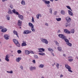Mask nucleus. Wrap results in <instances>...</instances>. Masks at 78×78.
I'll list each match as a JSON object with an SVG mask.
<instances>
[{
	"mask_svg": "<svg viewBox=\"0 0 78 78\" xmlns=\"http://www.w3.org/2000/svg\"><path fill=\"white\" fill-rule=\"evenodd\" d=\"M63 39L65 40V42H69V40L66 39V37H65V38H63Z\"/></svg>",
	"mask_w": 78,
	"mask_h": 78,
	"instance_id": "22",
	"label": "nucleus"
},
{
	"mask_svg": "<svg viewBox=\"0 0 78 78\" xmlns=\"http://www.w3.org/2000/svg\"><path fill=\"white\" fill-rule=\"evenodd\" d=\"M56 42V45L58 46L59 45V43H58V42Z\"/></svg>",
	"mask_w": 78,
	"mask_h": 78,
	"instance_id": "47",
	"label": "nucleus"
},
{
	"mask_svg": "<svg viewBox=\"0 0 78 78\" xmlns=\"http://www.w3.org/2000/svg\"><path fill=\"white\" fill-rule=\"evenodd\" d=\"M34 57L35 59H38V57L37 56V55H34Z\"/></svg>",
	"mask_w": 78,
	"mask_h": 78,
	"instance_id": "35",
	"label": "nucleus"
},
{
	"mask_svg": "<svg viewBox=\"0 0 78 78\" xmlns=\"http://www.w3.org/2000/svg\"><path fill=\"white\" fill-rule=\"evenodd\" d=\"M1 61H2V60L0 58V62H1Z\"/></svg>",
	"mask_w": 78,
	"mask_h": 78,
	"instance_id": "61",
	"label": "nucleus"
},
{
	"mask_svg": "<svg viewBox=\"0 0 78 78\" xmlns=\"http://www.w3.org/2000/svg\"><path fill=\"white\" fill-rule=\"evenodd\" d=\"M76 58H77V59H78V57H76Z\"/></svg>",
	"mask_w": 78,
	"mask_h": 78,
	"instance_id": "60",
	"label": "nucleus"
},
{
	"mask_svg": "<svg viewBox=\"0 0 78 78\" xmlns=\"http://www.w3.org/2000/svg\"><path fill=\"white\" fill-rule=\"evenodd\" d=\"M68 12L69 15H70V16H73V12H71V11H70V10H68Z\"/></svg>",
	"mask_w": 78,
	"mask_h": 78,
	"instance_id": "14",
	"label": "nucleus"
},
{
	"mask_svg": "<svg viewBox=\"0 0 78 78\" xmlns=\"http://www.w3.org/2000/svg\"><path fill=\"white\" fill-rule=\"evenodd\" d=\"M28 25L29 27H30L31 28V30L32 31L34 32V31H35V30L34 29V25H33V24L31 23H29Z\"/></svg>",
	"mask_w": 78,
	"mask_h": 78,
	"instance_id": "4",
	"label": "nucleus"
},
{
	"mask_svg": "<svg viewBox=\"0 0 78 78\" xmlns=\"http://www.w3.org/2000/svg\"><path fill=\"white\" fill-rule=\"evenodd\" d=\"M38 54L39 55H41V56H44L45 55V53L44 52L40 53H39Z\"/></svg>",
	"mask_w": 78,
	"mask_h": 78,
	"instance_id": "21",
	"label": "nucleus"
},
{
	"mask_svg": "<svg viewBox=\"0 0 78 78\" xmlns=\"http://www.w3.org/2000/svg\"><path fill=\"white\" fill-rule=\"evenodd\" d=\"M13 41L17 47H20V44H19V42H18V41L17 40L14 39L13 40Z\"/></svg>",
	"mask_w": 78,
	"mask_h": 78,
	"instance_id": "3",
	"label": "nucleus"
},
{
	"mask_svg": "<svg viewBox=\"0 0 78 78\" xmlns=\"http://www.w3.org/2000/svg\"><path fill=\"white\" fill-rule=\"evenodd\" d=\"M30 70H31V71L33 70L34 69L35 70V69H36V67H33L32 66H31L30 67Z\"/></svg>",
	"mask_w": 78,
	"mask_h": 78,
	"instance_id": "17",
	"label": "nucleus"
},
{
	"mask_svg": "<svg viewBox=\"0 0 78 78\" xmlns=\"http://www.w3.org/2000/svg\"><path fill=\"white\" fill-rule=\"evenodd\" d=\"M68 61H70V62H72V61H73V59H69L68 60Z\"/></svg>",
	"mask_w": 78,
	"mask_h": 78,
	"instance_id": "41",
	"label": "nucleus"
},
{
	"mask_svg": "<svg viewBox=\"0 0 78 78\" xmlns=\"http://www.w3.org/2000/svg\"><path fill=\"white\" fill-rule=\"evenodd\" d=\"M56 20H57V21H61V18H56Z\"/></svg>",
	"mask_w": 78,
	"mask_h": 78,
	"instance_id": "30",
	"label": "nucleus"
},
{
	"mask_svg": "<svg viewBox=\"0 0 78 78\" xmlns=\"http://www.w3.org/2000/svg\"><path fill=\"white\" fill-rule=\"evenodd\" d=\"M41 41L43 42H44V43H45V44H48V42L47 40L46 39H44L41 38Z\"/></svg>",
	"mask_w": 78,
	"mask_h": 78,
	"instance_id": "6",
	"label": "nucleus"
},
{
	"mask_svg": "<svg viewBox=\"0 0 78 78\" xmlns=\"http://www.w3.org/2000/svg\"><path fill=\"white\" fill-rule=\"evenodd\" d=\"M44 3L46 5H48V4H50V1H45Z\"/></svg>",
	"mask_w": 78,
	"mask_h": 78,
	"instance_id": "26",
	"label": "nucleus"
},
{
	"mask_svg": "<svg viewBox=\"0 0 78 78\" xmlns=\"http://www.w3.org/2000/svg\"><path fill=\"white\" fill-rule=\"evenodd\" d=\"M51 55L53 56H55L54 54L53 53H51Z\"/></svg>",
	"mask_w": 78,
	"mask_h": 78,
	"instance_id": "53",
	"label": "nucleus"
},
{
	"mask_svg": "<svg viewBox=\"0 0 78 78\" xmlns=\"http://www.w3.org/2000/svg\"><path fill=\"white\" fill-rule=\"evenodd\" d=\"M45 25H46V26H48V23H45Z\"/></svg>",
	"mask_w": 78,
	"mask_h": 78,
	"instance_id": "52",
	"label": "nucleus"
},
{
	"mask_svg": "<svg viewBox=\"0 0 78 78\" xmlns=\"http://www.w3.org/2000/svg\"><path fill=\"white\" fill-rule=\"evenodd\" d=\"M13 73L12 71L11 70L10 71V73Z\"/></svg>",
	"mask_w": 78,
	"mask_h": 78,
	"instance_id": "50",
	"label": "nucleus"
},
{
	"mask_svg": "<svg viewBox=\"0 0 78 78\" xmlns=\"http://www.w3.org/2000/svg\"><path fill=\"white\" fill-rule=\"evenodd\" d=\"M71 33H75V30L73 29H72L71 30Z\"/></svg>",
	"mask_w": 78,
	"mask_h": 78,
	"instance_id": "36",
	"label": "nucleus"
},
{
	"mask_svg": "<svg viewBox=\"0 0 78 78\" xmlns=\"http://www.w3.org/2000/svg\"><path fill=\"white\" fill-rule=\"evenodd\" d=\"M17 52L18 54H20L22 53V51L19 50L17 51Z\"/></svg>",
	"mask_w": 78,
	"mask_h": 78,
	"instance_id": "32",
	"label": "nucleus"
},
{
	"mask_svg": "<svg viewBox=\"0 0 78 78\" xmlns=\"http://www.w3.org/2000/svg\"><path fill=\"white\" fill-rule=\"evenodd\" d=\"M48 51H53V50H52V49H51L50 48H48Z\"/></svg>",
	"mask_w": 78,
	"mask_h": 78,
	"instance_id": "28",
	"label": "nucleus"
},
{
	"mask_svg": "<svg viewBox=\"0 0 78 78\" xmlns=\"http://www.w3.org/2000/svg\"><path fill=\"white\" fill-rule=\"evenodd\" d=\"M10 7L12 9L13 8V6H12V5H10Z\"/></svg>",
	"mask_w": 78,
	"mask_h": 78,
	"instance_id": "44",
	"label": "nucleus"
},
{
	"mask_svg": "<svg viewBox=\"0 0 78 78\" xmlns=\"http://www.w3.org/2000/svg\"><path fill=\"white\" fill-rule=\"evenodd\" d=\"M21 59H22V58L21 57H18L16 58V62H19Z\"/></svg>",
	"mask_w": 78,
	"mask_h": 78,
	"instance_id": "15",
	"label": "nucleus"
},
{
	"mask_svg": "<svg viewBox=\"0 0 78 78\" xmlns=\"http://www.w3.org/2000/svg\"><path fill=\"white\" fill-rule=\"evenodd\" d=\"M25 52L27 55H28L30 53V52L27 50H25Z\"/></svg>",
	"mask_w": 78,
	"mask_h": 78,
	"instance_id": "16",
	"label": "nucleus"
},
{
	"mask_svg": "<svg viewBox=\"0 0 78 78\" xmlns=\"http://www.w3.org/2000/svg\"><path fill=\"white\" fill-rule=\"evenodd\" d=\"M58 36L60 38H62V39H65L66 36H64V35L62 34H58Z\"/></svg>",
	"mask_w": 78,
	"mask_h": 78,
	"instance_id": "8",
	"label": "nucleus"
},
{
	"mask_svg": "<svg viewBox=\"0 0 78 78\" xmlns=\"http://www.w3.org/2000/svg\"><path fill=\"white\" fill-rule=\"evenodd\" d=\"M22 22L20 20H18V25L20 27V26H22Z\"/></svg>",
	"mask_w": 78,
	"mask_h": 78,
	"instance_id": "11",
	"label": "nucleus"
},
{
	"mask_svg": "<svg viewBox=\"0 0 78 78\" xmlns=\"http://www.w3.org/2000/svg\"><path fill=\"white\" fill-rule=\"evenodd\" d=\"M1 31L3 33H5L7 31V29H6V28L2 29L1 30Z\"/></svg>",
	"mask_w": 78,
	"mask_h": 78,
	"instance_id": "13",
	"label": "nucleus"
},
{
	"mask_svg": "<svg viewBox=\"0 0 78 78\" xmlns=\"http://www.w3.org/2000/svg\"><path fill=\"white\" fill-rule=\"evenodd\" d=\"M31 33V31L27 30V34H30V33Z\"/></svg>",
	"mask_w": 78,
	"mask_h": 78,
	"instance_id": "39",
	"label": "nucleus"
},
{
	"mask_svg": "<svg viewBox=\"0 0 78 78\" xmlns=\"http://www.w3.org/2000/svg\"><path fill=\"white\" fill-rule=\"evenodd\" d=\"M65 11L63 10H62L61 11V13L62 15H65Z\"/></svg>",
	"mask_w": 78,
	"mask_h": 78,
	"instance_id": "19",
	"label": "nucleus"
},
{
	"mask_svg": "<svg viewBox=\"0 0 78 78\" xmlns=\"http://www.w3.org/2000/svg\"><path fill=\"white\" fill-rule=\"evenodd\" d=\"M50 12L51 14H52V9H51V8L50 9Z\"/></svg>",
	"mask_w": 78,
	"mask_h": 78,
	"instance_id": "40",
	"label": "nucleus"
},
{
	"mask_svg": "<svg viewBox=\"0 0 78 78\" xmlns=\"http://www.w3.org/2000/svg\"><path fill=\"white\" fill-rule=\"evenodd\" d=\"M59 64L58 63H57V64L56 65V67H57L58 69H59Z\"/></svg>",
	"mask_w": 78,
	"mask_h": 78,
	"instance_id": "34",
	"label": "nucleus"
},
{
	"mask_svg": "<svg viewBox=\"0 0 78 78\" xmlns=\"http://www.w3.org/2000/svg\"><path fill=\"white\" fill-rule=\"evenodd\" d=\"M20 68L21 69H23V66H20Z\"/></svg>",
	"mask_w": 78,
	"mask_h": 78,
	"instance_id": "49",
	"label": "nucleus"
},
{
	"mask_svg": "<svg viewBox=\"0 0 78 78\" xmlns=\"http://www.w3.org/2000/svg\"><path fill=\"white\" fill-rule=\"evenodd\" d=\"M3 28V27L0 26V30H1V29H2Z\"/></svg>",
	"mask_w": 78,
	"mask_h": 78,
	"instance_id": "51",
	"label": "nucleus"
},
{
	"mask_svg": "<svg viewBox=\"0 0 78 78\" xmlns=\"http://www.w3.org/2000/svg\"><path fill=\"white\" fill-rule=\"evenodd\" d=\"M39 52H44L45 51V49L43 48H39L38 49Z\"/></svg>",
	"mask_w": 78,
	"mask_h": 78,
	"instance_id": "10",
	"label": "nucleus"
},
{
	"mask_svg": "<svg viewBox=\"0 0 78 78\" xmlns=\"http://www.w3.org/2000/svg\"><path fill=\"white\" fill-rule=\"evenodd\" d=\"M4 38L6 40H8L9 39V35L8 34H5L4 36Z\"/></svg>",
	"mask_w": 78,
	"mask_h": 78,
	"instance_id": "9",
	"label": "nucleus"
},
{
	"mask_svg": "<svg viewBox=\"0 0 78 78\" xmlns=\"http://www.w3.org/2000/svg\"><path fill=\"white\" fill-rule=\"evenodd\" d=\"M9 57L10 56L9 55H6L5 56V60L8 62H9Z\"/></svg>",
	"mask_w": 78,
	"mask_h": 78,
	"instance_id": "7",
	"label": "nucleus"
},
{
	"mask_svg": "<svg viewBox=\"0 0 78 78\" xmlns=\"http://www.w3.org/2000/svg\"><path fill=\"white\" fill-rule=\"evenodd\" d=\"M55 1H58V0H54Z\"/></svg>",
	"mask_w": 78,
	"mask_h": 78,
	"instance_id": "64",
	"label": "nucleus"
},
{
	"mask_svg": "<svg viewBox=\"0 0 78 78\" xmlns=\"http://www.w3.org/2000/svg\"><path fill=\"white\" fill-rule=\"evenodd\" d=\"M30 53H31V54H34V53H33V51H31L30 52Z\"/></svg>",
	"mask_w": 78,
	"mask_h": 78,
	"instance_id": "45",
	"label": "nucleus"
},
{
	"mask_svg": "<svg viewBox=\"0 0 78 78\" xmlns=\"http://www.w3.org/2000/svg\"><path fill=\"white\" fill-rule=\"evenodd\" d=\"M57 49L58 51H61L62 50H61V47H58L57 48Z\"/></svg>",
	"mask_w": 78,
	"mask_h": 78,
	"instance_id": "31",
	"label": "nucleus"
},
{
	"mask_svg": "<svg viewBox=\"0 0 78 78\" xmlns=\"http://www.w3.org/2000/svg\"><path fill=\"white\" fill-rule=\"evenodd\" d=\"M40 16L41 17L42 16L41 14H37L36 16L37 18V19H39Z\"/></svg>",
	"mask_w": 78,
	"mask_h": 78,
	"instance_id": "20",
	"label": "nucleus"
},
{
	"mask_svg": "<svg viewBox=\"0 0 78 78\" xmlns=\"http://www.w3.org/2000/svg\"><path fill=\"white\" fill-rule=\"evenodd\" d=\"M66 44H67V45H69L70 47H72V44H71V43H69V42H67L66 43Z\"/></svg>",
	"mask_w": 78,
	"mask_h": 78,
	"instance_id": "24",
	"label": "nucleus"
},
{
	"mask_svg": "<svg viewBox=\"0 0 78 78\" xmlns=\"http://www.w3.org/2000/svg\"><path fill=\"white\" fill-rule=\"evenodd\" d=\"M64 32L67 34H70V32L67 29H64Z\"/></svg>",
	"mask_w": 78,
	"mask_h": 78,
	"instance_id": "12",
	"label": "nucleus"
},
{
	"mask_svg": "<svg viewBox=\"0 0 78 78\" xmlns=\"http://www.w3.org/2000/svg\"><path fill=\"white\" fill-rule=\"evenodd\" d=\"M22 46L23 47L24 46H27V44L25 43H24V42L22 44Z\"/></svg>",
	"mask_w": 78,
	"mask_h": 78,
	"instance_id": "25",
	"label": "nucleus"
},
{
	"mask_svg": "<svg viewBox=\"0 0 78 78\" xmlns=\"http://www.w3.org/2000/svg\"><path fill=\"white\" fill-rule=\"evenodd\" d=\"M54 13H55V14H56L57 13V11H55L54 12Z\"/></svg>",
	"mask_w": 78,
	"mask_h": 78,
	"instance_id": "54",
	"label": "nucleus"
},
{
	"mask_svg": "<svg viewBox=\"0 0 78 78\" xmlns=\"http://www.w3.org/2000/svg\"><path fill=\"white\" fill-rule=\"evenodd\" d=\"M7 73H10V71H7Z\"/></svg>",
	"mask_w": 78,
	"mask_h": 78,
	"instance_id": "57",
	"label": "nucleus"
},
{
	"mask_svg": "<svg viewBox=\"0 0 78 78\" xmlns=\"http://www.w3.org/2000/svg\"><path fill=\"white\" fill-rule=\"evenodd\" d=\"M43 2H44L45 3V2L46 1V0H42Z\"/></svg>",
	"mask_w": 78,
	"mask_h": 78,
	"instance_id": "56",
	"label": "nucleus"
},
{
	"mask_svg": "<svg viewBox=\"0 0 78 78\" xmlns=\"http://www.w3.org/2000/svg\"><path fill=\"white\" fill-rule=\"evenodd\" d=\"M13 33L15 34H16L18 37H19V36H18V34H17V31H16V30H14L13 31Z\"/></svg>",
	"mask_w": 78,
	"mask_h": 78,
	"instance_id": "18",
	"label": "nucleus"
},
{
	"mask_svg": "<svg viewBox=\"0 0 78 78\" xmlns=\"http://www.w3.org/2000/svg\"><path fill=\"white\" fill-rule=\"evenodd\" d=\"M66 20L68 22L66 23V27H67L69 25V24H68L69 23V22L71 21V18L69 16H68L66 17Z\"/></svg>",
	"mask_w": 78,
	"mask_h": 78,
	"instance_id": "2",
	"label": "nucleus"
},
{
	"mask_svg": "<svg viewBox=\"0 0 78 78\" xmlns=\"http://www.w3.org/2000/svg\"><path fill=\"white\" fill-rule=\"evenodd\" d=\"M23 34H27V30H24L23 32Z\"/></svg>",
	"mask_w": 78,
	"mask_h": 78,
	"instance_id": "38",
	"label": "nucleus"
},
{
	"mask_svg": "<svg viewBox=\"0 0 78 78\" xmlns=\"http://www.w3.org/2000/svg\"><path fill=\"white\" fill-rule=\"evenodd\" d=\"M66 7L67 8H68V9H70V10L71 11H72V9H71V8H70V6H66Z\"/></svg>",
	"mask_w": 78,
	"mask_h": 78,
	"instance_id": "29",
	"label": "nucleus"
},
{
	"mask_svg": "<svg viewBox=\"0 0 78 78\" xmlns=\"http://www.w3.org/2000/svg\"><path fill=\"white\" fill-rule=\"evenodd\" d=\"M7 20H10V17H9V16H8L7 18Z\"/></svg>",
	"mask_w": 78,
	"mask_h": 78,
	"instance_id": "43",
	"label": "nucleus"
},
{
	"mask_svg": "<svg viewBox=\"0 0 78 78\" xmlns=\"http://www.w3.org/2000/svg\"><path fill=\"white\" fill-rule=\"evenodd\" d=\"M60 78H62V77H63V75H62V74H61L60 75Z\"/></svg>",
	"mask_w": 78,
	"mask_h": 78,
	"instance_id": "46",
	"label": "nucleus"
},
{
	"mask_svg": "<svg viewBox=\"0 0 78 78\" xmlns=\"http://www.w3.org/2000/svg\"><path fill=\"white\" fill-rule=\"evenodd\" d=\"M8 13V14H12V11H11V10H9Z\"/></svg>",
	"mask_w": 78,
	"mask_h": 78,
	"instance_id": "27",
	"label": "nucleus"
},
{
	"mask_svg": "<svg viewBox=\"0 0 78 78\" xmlns=\"http://www.w3.org/2000/svg\"><path fill=\"white\" fill-rule=\"evenodd\" d=\"M51 1V2H53V0H50Z\"/></svg>",
	"mask_w": 78,
	"mask_h": 78,
	"instance_id": "59",
	"label": "nucleus"
},
{
	"mask_svg": "<svg viewBox=\"0 0 78 78\" xmlns=\"http://www.w3.org/2000/svg\"><path fill=\"white\" fill-rule=\"evenodd\" d=\"M41 78H44V77L43 76H42Z\"/></svg>",
	"mask_w": 78,
	"mask_h": 78,
	"instance_id": "62",
	"label": "nucleus"
},
{
	"mask_svg": "<svg viewBox=\"0 0 78 78\" xmlns=\"http://www.w3.org/2000/svg\"><path fill=\"white\" fill-rule=\"evenodd\" d=\"M60 30H58V33H60Z\"/></svg>",
	"mask_w": 78,
	"mask_h": 78,
	"instance_id": "55",
	"label": "nucleus"
},
{
	"mask_svg": "<svg viewBox=\"0 0 78 78\" xmlns=\"http://www.w3.org/2000/svg\"><path fill=\"white\" fill-rule=\"evenodd\" d=\"M63 56H65V57H66V55L63 54Z\"/></svg>",
	"mask_w": 78,
	"mask_h": 78,
	"instance_id": "58",
	"label": "nucleus"
},
{
	"mask_svg": "<svg viewBox=\"0 0 78 78\" xmlns=\"http://www.w3.org/2000/svg\"><path fill=\"white\" fill-rule=\"evenodd\" d=\"M8 0H2V2H4L6 1H7Z\"/></svg>",
	"mask_w": 78,
	"mask_h": 78,
	"instance_id": "48",
	"label": "nucleus"
},
{
	"mask_svg": "<svg viewBox=\"0 0 78 78\" xmlns=\"http://www.w3.org/2000/svg\"><path fill=\"white\" fill-rule=\"evenodd\" d=\"M32 62L34 64H35V63H36V61H35V60H33L32 61Z\"/></svg>",
	"mask_w": 78,
	"mask_h": 78,
	"instance_id": "42",
	"label": "nucleus"
},
{
	"mask_svg": "<svg viewBox=\"0 0 78 78\" xmlns=\"http://www.w3.org/2000/svg\"><path fill=\"white\" fill-rule=\"evenodd\" d=\"M65 67L66 69H68V71L70 72H72V71L71 70V68L68 65H65Z\"/></svg>",
	"mask_w": 78,
	"mask_h": 78,
	"instance_id": "5",
	"label": "nucleus"
},
{
	"mask_svg": "<svg viewBox=\"0 0 78 78\" xmlns=\"http://www.w3.org/2000/svg\"><path fill=\"white\" fill-rule=\"evenodd\" d=\"M12 11L14 14H16V15H18V17H19L20 19L21 20H23V16L21 15H19V12L17 11H16L15 9H13V10H12Z\"/></svg>",
	"mask_w": 78,
	"mask_h": 78,
	"instance_id": "1",
	"label": "nucleus"
},
{
	"mask_svg": "<svg viewBox=\"0 0 78 78\" xmlns=\"http://www.w3.org/2000/svg\"><path fill=\"white\" fill-rule=\"evenodd\" d=\"M52 66H54V64L52 65Z\"/></svg>",
	"mask_w": 78,
	"mask_h": 78,
	"instance_id": "63",
	"label": "nucleus"
},
{
	"mask_svg": "<svg viewBox=\"0 0 78 78\" xmlns=\"http://www.w3.org/2000/svg\"><path fill=\"white\" fill-rule=\"evenodd\" d=\"M21 3L22 5H25L26 3H25V1L24 0H22L21 1Z\"/></svg>",
	"mask_w": 78,
	"mask_h": 78,
	"instance_id": "23",
	"label": "nucleus"
},
{
	"mask_svg": "<svg viewBox=\"0 0 78 78\" xmlns=\"http://www.w3.org/2000/svg\"><path fill=\"white\" fill-rule=\"evenodd\" d=\"M44 65L41 64L39 66V67H40L41 68H43V67H44Z\"/></svg>",
	"mask_w": 78,
	"mask_h": 78,
	"instance_id": "33",
	"label": "nucleus"
},
{
	"mask_svg": "<svg viewBox=\"0 0 78 78\" xmlns=\"http://www.w3.org/2000/svg\"><path fill=\"white\" fill-rule=\"evenodd\" d=\"M32 22L33 23H34V18L33 17H32Z\"/></svg>",
	"mask_w": 78,
	"mask_h": 78,
	"instance_id": "37",
	"label": "nucleus"
}]
</instances>
